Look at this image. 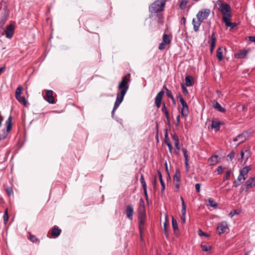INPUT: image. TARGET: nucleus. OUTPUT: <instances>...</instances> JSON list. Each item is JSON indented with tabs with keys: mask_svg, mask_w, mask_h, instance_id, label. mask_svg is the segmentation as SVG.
<instances>
[{
	"mask_svg": "<svg viewBox=\"0 0 255 255\" xmlns=\"http://www.w3.org/2000/svg\"><path fill=\"white\" fill-rule=\"evenodd\" d=\"M181 89L183 93L185 95L188 94L189 93L187 89L185 87V86L183 84H181Z\"/></svg>",
	"mask_w": 255,
	"mask_h": 255,
	"instance_id": "8fccbe9b",
	"label": "nucleus"
},
{
	"mask_svg": "<svg viewBox=\"0 0 255 255\" xmlns=\"http://www.w3.org/2000/svg\"><path fill=\"white\" fill-rule=\"evenodd\" d=\"M231 19L232 17H228L222 20V21L225 23L227 28L230 27L231 28L234 29L235 27H237L238 24L236 22H231Z\"/></svg>",
	"mask_w": 255,
	"mask_h": 255,
	"instance_id": "f8f14e48",
	"label": "nucleus"
},
{
	"mask_svg": "<svg viewBox=\"0 0 255 255\" xmlns=\"http://www.w3.org/2000/svg\"><path fill=\"white\" fill-rule=\"evenodd\" d=\"M217 3L219 6V10L222 14V20L228 17H232L231 6L222 0H218Z\"/></svg>",
	"mask_w": 255,
	"mask_h": 255,
	"instance_id": "f03ea898",
	"label": "nucleus"
},
{
	"mask_svg": "<svg viewBox=\"0 0 255 255\" xmlns=\"http://www.w3.org/2000/svg\"><path fill=\"white\" fill-rule=\"evenodd\" d=\"M23 90V88L21 86H19L17 88L15 92V97H17L19 96H21L22 94V92Z\"/></svg>",
	"mask_w": 255,
	"mask_h": 255,
	"instance_id": "58836bf2",
	"label": "nucleus"
},
{
	"mask_svg": "<svg viewBox=\"0 0 255 255\" xmlns=\"http://www.w3.org/2000/svg\"><path fill=\"white\" fill-rule=\"evenodd\" d=\"M12 116L10 115L9 117L8 118L6 122V124L7 125L6 127V131H9L11 130L12 128V124H11V121H12Z\"/></svg>",
	"mask_w": 255,
	"mask_h": 255,
	"instance_id": "393cba45",
	"label": "nucleus"
},
{
	"mask_svg": "<svg viewBox=\"0 0 255 255\" xmlns=\"http://www.w3.org/2000/svg\"><path fill=\"white\" fill-rule=\"evenodd\" d=\"M241 183H240V182L238 181L237 180H235L233 182V187H237L238 186H239Z\"/></svg>",
	"mask_w": 255,
	"mask_h": 255,
	"instance_id": "e2e57ef3",
	"label": "nucleus"
},
{
	"mask_svg": "<svg viewBox=\"0 0 255 255\" xmlns=\"http://www.w3.org/2000/svg\"><path fill=\"white\" fill-rule=\"evenodd\" d=\"M28 238L32 243L40 242V240L38 238H37L35 236L31 234H29V236Z\"/></svg>",
	"mask_w": 255,
	"mask_h": 255,
	"instance_id": "72a5a7b5",
	"label": "nucleus"
},
{
	"mask_svg": "<svg viewBox=\"0 0 255 255\" xmlns=\"http://www.w3.org/2000/svg\"><path fill=\"white\" fill-rule=\"evenodd\" d=\"M162 42L169 45L171 43V40L169 35L164 33L162 37Z\"/></svg>",
	"mask_w": 255,
	"mask_h": 255,
	"instance_id": "b1692460",
	"label": "nucleus"
},
{
	"mask_svg": "<svg viewBox=\"0 0 255 255\" xmlns=\"http://www.w3.org/2000/svg\"><path fill=\"white\" fill-rule=\"evenodd\" d=\"M8 211L7 209H6L4 211V215H3V221L5 224H6L8 220Z\"/></svg>",
	"mask_w": 255,
	"mask_h": 255,
	"instance_id": "ea45409f",
	"label": "nucleus"
},
{
	"mask_svg": "<svg viewBox=\"0 0 255 255\" xmlns=\"http://www.w3.org/2000/svg\"><path fill=\"white\" fill-rule=\"evenodd\" d=\"M158 173V177H159V181H160V184L162 185H165V184H164V182L162 179V174H161V172L159 171H158L157 172Z\"/></svg>",
	"mask_w": 255,
	"mask_h": 255,
	"instance_id": "de8ad7c7",
	"label": "nucleus"
},
{
	"mask_svg": "<svg viewBox=\"0 0 255 255\" xmlns=\"http://www.w3.org/2000/svg\"><path fill=\"white\" fill-rule=\"evenodd\" d=\"M155 16L157 17V21L158 23L161 24L162 25L164 24V20L163 18V15L161 13L156 14Z\"/></svg>",
	"mask_w": 255,
	"mask_h": 255,
	"instance_id": "473e14b6",
	"label": "nucleus"
},
{
	"mask_svg": "<svg viewBox=\"0 0 255 255\" xmlns=\"http://www.w3.org/2000/svg\"><path fill=\"white\" fill-rule=\"evenodd\" d=\"M143 191H144V194L145 196V200L147 202H148V195H147V188L143 189Z\"/></svg>",
	"mask_w": 255,
	"mask_h": 255,
	"instance_id": "bf43d9fd",
	"label": "nucleus"
},
{
	"mask_svg": "<svg viewBox=\"0 0 255 255\" xmlns=\"http://www.w3.org/2000/svg\"><path fill=\"white\" fill-rule=\"evenodd\" d=\"M202 22V21L200 19H198V20L196 21L195 18L193 19L192 24L193 25V29L195 31H198L199 27Z\"/></svg>",
	"mask_w": 255,
	"mask_h": 255,
	"instance_id": "f3484780",
	"label": "nucleus"
},
{
	"mask_svg": "<svg viewBox=\"0 0 255 255\" xmlns=\"http://www.w3.org/2000/svg\"><path fill=\"white\" fill-rule=\"evenodd\" d=\"M14 26L12 24L6 26V37L10 38L13 34Z\"/></svg>",
	"mask_w": 255,
	"mask_h": 255,
	"instance_id": "2eb2a0df",
	"label": "nucleus"
},
{
	"mask_svg": "<svg viewBox=\"0 0 255 255\" xmlns=\"http://www.w3.org/2000/svg\"><path fill=\"white\" fill-rule=\"evenodd\" d=\"M15 98L20 103L23 104L24 107H27V103L24 97L19 96L15 97Z\"/></svg>",
	"mask_w": 255,
	"mask_h": 255,
	"instance_id": "a878e982",
	"label": "nucleus"
},
{
	"mask_svg": "<svg viewBox=\"0 0 255 255\" xmlns=\"http://www.w3.org/2000/svg\"><path fill=\"white\" fill-rule=\"evenodd\" d=\"M133 208L132 205L129 204L126 206V214L127 218L132 221L133 219Z\"/></svg>",
	"mask_w": 255,
	"mask_h": 255,
	"instance_id": "9d476101",
	"label": "nucleus"
},
{
	"mask_svg": "<svg viewBox=\"0 0 255 255\" xmlns=\"http://www.w3.org/2000/svg\"><path fill=\"white\" fill-rule=\"evenodd\" d=\"M161 111L165 114L167 120L169 122V115L165 104H163V105H162L161 108Z\"/></svg>",
	"mask_w": 255,
	"mask_h": 255,
	"instance_id": "c85d7f7f",
	"label": "nucleus"
},
{
	"mask_svg": "<svg viewBox=\"0 0 255 255\" xmlns=\"http://www.w3.org/2000/svg\"><path fill=\"white\" fill-rule=\"evenodd\" d=\"M198 235L200 237L205 236L206 237H209V235L208 233L203 232L201 229L198 231Z\"/></svg>",
	"mask_w": 255,
	"mask_h": 255,
	"instance_id": "37998d69",
	"label": "nucleus"
},
{
	"mask_svg": "<svg viewBox=\"0 0 255 255\" xmlns=\"http://www.w3.org/2000/svg\"><path fill=\"white\" fill-rule=\"evenodd\" d=\"M201 248L203 251L208 252L211 251V246H208L206 245H201Z\"/></svg>",
	"mask_w": 255,
	"mask_h": 255,
	"instance_id": "e433bc0d",
	"label": "nucleus"
},
{
	"mask_svg": "<svg viewBox=\"0 0 255 255\" xmlns=\"http://www.w3.org/2000/svg\"><path fill=\"white\" fill-rule=\"evenodd\" d=\"M237 137L238 138V140H240V143L243 142L245 140V136H244L243 134H240L237 136Z\"/></svg>",
	"mask_w": 255,
	"mask_h": 255,
	"instance_id": "a18cd8bd",
	"label": "nucleus"
},
{
	"mask_svg": "<svg viewBox=\"0 0 255 255\" xmlns=\"http://www.w3.org/2000/svg\"><path fill=\"white\" fill-rule=\"evenodd\" d=\"M252 169L251 166H247L240 170V175L243 177V180L245 181L248 176L249 172Z\"/></svg>",
	"mask_w": 255,
	"mask_h": 255,
	"instance_id": "9b49d317",
	"label": "nucleus"
},
{
	"mask_svg": "<svg viewBox=\"0 0 255 255\" xmlns=\"http://www.w3.org/2000/svg\"><path fill=\"white\" fill-rule=\"evenodd\" d=\"M249 41L255 43V36H250L249 37Z\"/></svg>",
	"mask_w": 255,
	"mask_h": 255,
	"instance_id": "338daca9",
	"label": "nucleus"
},
{
	"mask_svg": "<svg viewBox=\"0 0 255 255\" xmlns=\"http://www.w3.org/2000/svg\"><path fill=\"white\" fill-rule=\"evenodd\" d=\"M172 225L173 229L174 231L175 232L176 231H178V224L177 222V220L172 217Z\"/></svg>",
	"mask_w": 255,
	"mask_h": 255,
	"instance_id": "7c9ffc66",
	"label": "nucleus"
},
{
	"mask_svg": "<svg viewBox=\"0 0 255 255\" xmlns=\"http://www.w3.org/2000/svg\"><path fill=\"white\" fill-rule=\"evenodd\" d=\"M255 177H251L246 182L245 184H243L241 187V192H243L244 190L247 191L248 190L255 186Z\"/></svg>",
	"mask_w": 255,
	"mask_h": 255,
	"instance_id": "423d86ee",
	"label": "nucleus"
},
{
	"mask_svg": "<svg viewBox=\"0 0 255 255\" xmlns=\"http://www.w3.org/2000/svg\"><path fill=\"white\" fill-rule=\"evenodd\" d=\"M182 151L183 153V155H184V157L185 158V165L186 167H187L188 166V156L187 154V149L185 148H182Z\"/></svg>",
	"mask_w": 255,
	"mask_h": 255,
	"instance_id": "bb28decb",
	"label": "nucleus"
},
{
	"mask_svg": "<svg viewBox=\"0 0 255 255\" xmlns=\"http://www.w3.org/2000/svg\"><path fill=\"white\" fill-rule=\"evenodd\" d=\"M182 108L181 110V114L182 117H186L188 116L189 113V107L188 106L187 104H186L185 105H182Z\"/></svg>",
	"mask_w": 255,
	"mask_h": 255,
	"instance_id": "dca6fc26",
	"label": "nucleus"
},
{
	"mask_svg": "<svg viewBox=\"0 0 255 255\" xmlns=\"http://www.w3.org/2000/svg\"><path fill=\"white\" fill-rule=\"evenodd\" d=\"M140 183H141V184L142 185L143 189L147 188L146 182H145V181L144 180V177H143V175L142 174L140 175Z\"/></svg>",
	"mask_w": 255,
	"mask_h": 255,
	"instance_id": "4c0bfd02",
	"label": "nucleus"
},
{
	"mask_svg": "<svg viewBox=\"0 0 255 255\" xmlns=\"http://www.w3.org/2000/svg\"><path fill=\"white\" fill-rule=\"evenodd\" d=\"M138 207L145 208L144 202V201H143L142 198H140V200H139Z\"/></svg>",
	"mask_w": 255,
	"mask_h": 255,
	"instance_id": "6e6d98bb",
	"label": "nucleus"
},
{
	"mask_svg": "<svg viewBox=\"0 0 255 255\" xmlns=\"http://www.w3.org/2000/svg\"><path fill=\"white\" fill-rule=\"evenodd\" d=\"M223 47H220L217 49V51H216V56L219 61H221L223 60Z\"/></svg>",
	"mask_w": 255,
	"mask_h": 255,
	"instance_id": "6ab92c4d",
	"label": "nucleus"
},
{
	"mask_svg": "<svg viewBox=\"0 0 255 255\" xmlns=\"http://www.w3.org/2000/svg\"><path fill=\"white\" fill-rule=\"evenodd\" d=\"M215 45H216V44H214L213 43H211V44H210V51L211 53H213V51L214 50Z\"/></svg>",
	"mask_w": 255,
	"mask_h": 255,
	"instance_id": "13d9d810",
	"label": "nucleus"
},
{
	"mask_svg": "<svg viewBox=\"0 0 255 255\" xmlns=\"http://www.w3.org/2000/svg\"><path fill=\"white\" fill-rule=\"evenodd\" d=\"M250 50H239L235 54V57L237 58H244L247 56Z\"/></svg>",
	"mask_w": 255,
	"mask_h": 255,
	"instance_id": "4468645a",
	"label": "nucleus"
},
{
	"mask_svg": "<svg viewBox=\"0 0 255 255\" xmlns=\"http://www.w3.org/2000/svg\"><path fill=\"white\" fill-rule=\"evenodd\" d=\"M237 180L238 181L240 182V183H243L244 181L243 180V177L242 176H241L240 174H239V176L238 177Z\"/></svg>",
	"mask_w": 255,
	"mask_h": 255,
	"instance_id": "69168bd1",
	"label": "nucleus"
},
{
	"mask_svg": "<svg viewBox=\"0 0 255 255\" xmlns=\"http://www.w3.org/2000/svg\"><path fill=\"white\" fill-rule=\"evenodd\" d=\"M130 82V74L129 73L124 76L118 85V89L120 90V92L126 94L128 88L129 83Z\"/></svg>",
	"mask_w": 255,
	"mask_h": 255,
	"instance_id": "7ed1b4c3",
	"label": "nucleus"
},
{
	"mask_svg": "<svg viewBox=\"0 0 255 255\" xmlns=\"http://www.w3.org/2000/svg\"><path fill=\"white\" fill-rule=\"evenodd\" d=\"M216 171L218 172V173L219 174H220L222 173V172L223 171V169L221 166H219L217 168Z\"/></svg>",
	"mask_w": 255,
	"mask_h": 255,
	"instance_id": "052dcab7",
	"label": "nucleus"
},
{
	"mask_svg": "<svg viewBox=\"0 0 255 255\" xmlns=\"http://www.w3.org/2000/svg\"><path fill=\"white\" fill-rule=\"evenodd\" d=\"M51 235L53 238H57L61 233V230L57 226H54L50 230Z\"/></svg>",
	"mask_w": 255,
	"mask_h": 255,
	"instance_id": "ddd939ff",
	"label": "nucleus"
},
{
	"mask_svg": "<svg viewBox=\"0 0 255 255\" xmlns=\"http://www.w3.org/2000/svg\"><path fill=\"white\" fill-rule=\"evenodd\" d=\"M138 213L139 214V218L144 217L145 216V208L138 207Z\"/></svg>",
	"mask_w": 255,
	"mask_h": 255,
	"instance_id": "c756f323",
	"label": "nucleus"
},
{
	"mask_svg": "<svg viewBox=\"0 0 255 255\" xmlns=\"http://www.w3.org/2000/svg\"><path fill=\"white\" fill-rule=\"evenodd\" d=\"M166 1V0H157L151 3L149 6V11L151 13L149 17L155 15V13L158 14V12L162 11L164 10Z\"/></svg>",
	"mask_w": 255,
	"mask_h": 255,
	"instance_id": "f257e3e1",
	"label": "nucleus"
},
{
	"mask_svg": "<svg viewBox=\"0 0 255 255\" xmlns=\"http://www.w3.org/2000/svg\"><path fill=\"white\" fill-rule=\"evenodd\" d=\"M211 12V10L208 8H204L200 10L196 14L198 19L201 20L202 22L207 18Z\"/></svg>",
	"mask_w": 255,
	"mask_h": 255,
	"instance_id": "39448f33",
	"label": "nucleus"
},
{
	"mask_svg": "<svg viewBox=\"0 0 255 255\" xmlns=\"http://www.w3.org/2000/svg\"><path fill=\"white\" fill-rule=\"evenodd\" d=\"M167 45L166 43H165L163 42H161L160 43H159L158 46V49L160 50H163L165 48V46Z\"/></svg>",
	"mask_w": 255,
	"mask_h": 255,
	"instance_id": "49530a36",
	"label": "nucleus"
},
{
	"mask_svg": "<svg viewBox=\"0 0 255 255\" xmlns=\"http://www.w3.org/2000/svg\"><path fill=\"white\" fill-rule=\"evenodd\" d=\"M233 212H234L233 213L232 211H231L230 213V215H231V217H233L235 214H239V212H238L236 210H234Z\"/></svg>",
	"mask_w": 255,
	"mask_h": 255,
	"instance_id": "774afa93",
	"label": "nucleus"
},
{
	"mask_svg": "<svg viewBox=\"0 0 255 255\" xmlns=\"http://www.w3.org/2000/svg\"><path fill=\"white\" fill-rule=\"evenodd\" d=\"M185 84L187 86L190 87L193 85V78L192 76L188 75L185 77Z\"/></svg>",
	"mask_w": 255,
	"mask_h": 255,
	"instance_id": "412c9836",
	"label": "nucleus"
},
{
	"mask_svg": "<svg viewBox=\"0 0 255 255\" xmlns=\"http://www.w3.org/2000/svg\"><path fill=\"white\" fill-rule=\"evenodd\" d=\"M235 153L234 151H233H233H231V152H230V153H229V154L227 155V157L228 158H229V159H230V160H232V159H233L234 158V157H235Z\"/></svg>",
	"mask_w": 255,
	"mask_h": 255,
	"instance_id": "09e8293b",
	"label": "nucleus"
},
{
	"mask_svg": "<svg viewBox=\"0 0 255 255\" xmlns=\"http://www.w3.org/2000/svg\"><path fill=\"white\" fill-rule=\"evenodd\" d=\"M53 92L52 90H47L46 92L45 97L44 99L49 103L53 104L55 103L54 98L53 96Z\"/></svg>",
	"mask_w": 255,
	"mask_h": 255,
	"instance_id": "1a4fd4ad",
	"label": "nucleus"
},
{
	"mask_svg": "<svg viewBox=\"0 0 255 255\" xmlns=\"http://www.w3.org/2000/svg\"><path fill=\"white\" fill-rule=\"evenodd\" d=\"M189 0H181L180 2L179 7L181 9H184L188 2Z\"/></svg>",
	"mask_w": 255,
	"mask_h": 255,
	"instance_id": "f704fd0d",
	"label": "nucleus"
},
{
	"mask_svg": "<svg viewBox=\"0 0 255 255\" xmlns=\"http://www.w3.org/2000/svg\"><path fill=\"white\" fill-rule=\"evenodd\" d=\"M164 94V91L162 90L156 96L155 104L157 108H159L161 106V101Z\"/></svg>",
	"mask_w": 255,
	"mask_h": 255,
	"instance_id": "6e6552de",
	"label": "nucleus"
},
{
	"mask_svg": "<svg viewBox=\"0 0 255 255\" xmlns=\"http://www.w3.org/2000/svg\"><path fill=\"white\" fill-rule=\"evenodd\" d=\"M182 151L183 153V155H184V157L185 158V165L186 167H187L188 166V156L187 154V149L185 148H182Z\"/></svg>",
	"mask_w": 255,
	"mask_h": 255,
	"instance_id": "cd10ccee",
	"label": "nucleus"
},
{
	"mask_svg": "<svg viewBox=\"0 0 255 255\" xmlns=\"http://www.w3.org/2000/svg\"><path fill=\"white\" fill-rule=\"evenodd\" d=\"M231 171L228 170L227 171L225 176L224 177L223 180L225 181L229 178L231 176Z\"/></svg>",
	"mask_w": 255,
	"mask_h": 255,
	"instance_id": "603ef678",
	"label": "nucleus"
},
{
	"mask_svg": "<svg viewBox=\"0 0 255 255\" xmlns=\"http://www.w3.org/2000/svg\"><path fill=\"white\" fill-rule=\"evenodd\" d=\"M166 95L169 98H171V97H173L171 91L169 90L168 89H166Z\"/></svg>",
	"mask_w": 255,
	"mask_h": 255,
	"instance_id": "5fc2aeb1",
	"label": "nucleus"
},
{
	"mask_svg": "<svg viewBox=\"0 0 255 255\" xmlns=\"http://www.w3.org/2000/svg\"><path fill=\"white\" fill-rule=\"evenodd\" d=\"M186 206L185 203L183 204V205L182 206V209H181V214L182 215H185L186 214Z\"/></svg>",
	"mask_w": 255,
	"mask_h": 255,
	"instance_id": "864d4df0",
	"label": "nucleus"
},
{
	"mask_svg": "<svg viewBox=\"0 0 255 255\" xmlns=\"http://www.w3.org/2000/svg\"><path fill=\"white\" fill-rule=\"evenodd\" d=\"M222 123L220 122L213 121L212 122L211 127L212 128L215 129L216 131H217L220 129V125Z\"/></svg>",
	"mask_w": 255,
	"mask_h": 255,
	"instance_id": "4be33fe9",
	"label": "nucleus"
},
{
	"mask_svg": "<svg viewBox=\"0 0 255 255\" xmlns=\"http://www.w3.org/2000/svg\"><path fill=\"white\" fill-rule=\"evenodd\" d=\"M227 229H228L227 222H222L218 224L217 228V232L219 235H221L226 232Z\"/></svg>",
	"mask_w": 255,
	"mask_h": 255,
	"instance_id": "0eeeda50",
	"label": "nucleus"
},
{
	"mask_svg": "<svg viewBox=\"0 0 255 255\" xmlns=\"http://www.w3.org/2000/svg\"><path fill=\"white\" fill-rule=\"evenodd\" d=\"M219 156L217 155H215L210 157L208 162L210 165H215L218 163V158Z\"/></svg>",
	"mask_w": 255,
	"mask_h": 255,
	"instance_id": "a211bd4d",
	"label": "nucleus"
},
{
	"mask_svg": "<svg viewBox=\"0 0 255 255\" xmlns=\"http://www.w3.org/2000/svg\"><path fill=\"white\" fill-rule=\"evenodd\" d=\"M125 95H126V94L124 93V92H123V93L120 92L119 94H117V97H116V100L115 103L113 110L112 111V117L113 118L114 116L115 111L118 108V107H119V106L121 104V103L123 102Z\"/></svg>",
	"mask_w": 255,
	"mask_h": 255,
	"instance_id": "20e7f679",
	"label": "nucleus"
},
{
	"mask_svg": "<svg viewBox=\"0 0 255 255\" xmlns=\"http://www.w3.org/2000/svg\"><path fill=\"white\" fill-rule=\"evenodd\" d=\"M181 174L179 169L175 170V173L173 176V180L174 182H179L180 180Z\"/></svg>",
	"mask_w": 255,
	"mask_h": 255,
	"instance_id": "5701e85b",
	"label": "nucleus"
},
{
	"mask_svg": "<svg viewBox=\"0 0 255 255\" xmlns=\"http://www.w3.org/2000/svg\"><path fill=\"white\" fill-rule=\"evenodd\" d=\"M208 205L212 207L216 208L218 206V204L213 198H210L208 199Z\"/></svg>",
	"mask_w": 255,
	"mask_h": 255,
	"instance_id": "2f4dec72",
	"label": "nucleus"
},
{
	"mask_svg": "<svg viewBox=\"0 0 255 255\" xmlns=\"http://www.w3.org/2000/svg\"><path fill=\"white\" fill-rule=\"evenodd\" d=\"M172 138L175 143H179V139L178 138V135L176 133H174L173 134H171Z\"/></svg>",
	"mask_w": 255,
	"mask_h": 255,
	"instance_id": "79ce46f5",
	"label": "nucleus"
},
{
	"mask_svg": "<svg viewBox=\"0 0 255 255\" xmlns=\"http://www.w3.org/2000/svg\"><path fill=\"white\" fill-rule=\"evenodd\" d=\"M177 98H179L180 102L181 103L182 105L187 104V103L185 102V101L184 100L183 98L181 95H179L177 97Z\"/></svg>",
	"mask_w": 255,
	"mask_h": 255,
	"instance_id": "3c124183",
	"label": "nucleus"
},
{
	"mask_svg": "<svg viewBox=\"0 0 255 255\" xmlns=\"http://www.w3.org/2000/svg\"><path fill=\"white\" fill-rule=\"evenodd\" d=\"M166 145L168 146L169 152L171 154H172V146L171 143H168V144H167Z\"/></svg>",
	"mask_w": 255,
	"mask_h": 255,
	"instance_id": "680f3d73",
	"label": "nucleus"
},
{
	"mask_svg": "<svg viewBox=\"0 0 255 255\" xmlns=\"http://www.w3.org/2000/svg\"><path fill=\"white\" fill-rule=\"evenodd\" d=\"M164 142L166 144L170 143V140L168 137V132L167 129H165L164 133Z\"/></svg>",
	"mask_w": 255,
	"mask_h": 255,
	"instance_id": "c9c22d12",
	"label": "nucleus"
},
{
	"mask_svg": "<svg viewBox=\"0 0 255 255\" xmlns=\"http://www.w3.org/2000/svg\"><path fill=\"white\" fill-rule=\"evenodd\" d=\"M186 18L185 17H182L181 18L180 23H181V24L185 25V23H186Z\"/></svg>",
	"mask_w": 255,
	"mask_h": 255,
	"instance_id": "0e129e2a",
	"label": "nucleus"
},
{
	"mask_svg": "<svg viewBox=\"0 0 255 255\" xmlns=\"http://www.w3.org/2000/svg\"><path fill=\"white\" fill-rule=\"evenodd\" d=\"M201 184L200 183H197L195 184V189L197 192H199L200 191V187Z\"/></svg>",
	"mask_w": 255,
	"mask_h": 255,
	"instance_id": "4d7b16f0",
	"label": "nucleus"
},
{
	"mask_svg": "<svg viewBox=\"0 0 255 255\" xmlns=\"http://www.w3.org/2000/svg\"><path fill=\"white\" fill-rule=\"evenodd\" d=\"M6 193L8 196H10L13 194V189L11 187H7L5 189Z\"/></svg>",
	"mask_w": 255,
	"mask_h": 255,
	"instance_id": "c03bdc74",
	"label": "nucleus"
},
{
	"mask_svg": "<svg viewBox=\"0 0 255 255\" xmlns=\"http://www.w3.org/2000/svg\"><path fill=\"white\" fill-rule=\"evenodd\" d=\"M213 107L220 112L225 113L226 112V110L223 108L220 104L218 102H215L213 105Z\"/></svg>",
	"mask_w": 255,
	"mask_h": 255,
	"instance_id": "aec40b11",
	"label": "nucleus"
},
{
	"mask_svg": "<svg viewBox=\"0 0 255 255\" xmlns=\"http://www.w3.org/2000/svg\"><path fill=\"white\" fill-rule=\"evenodd\" d=\"M7 132L8 131H7L6 130L5 131L4 130H3L2 133H0V141L6 137L7 135Z\"/></svg>",
	"mask_w": 255,
	"mask_h": 255,
	"instance_id": "a19ab883",
	"label": "nucleus"
}]
</instances>
